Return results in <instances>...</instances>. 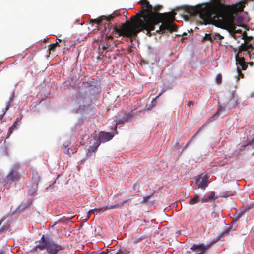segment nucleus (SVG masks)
I'll use <instances>...</instances> for the list:
<instances>
[{"mask_svg": "<svg viewBox=\"0 0 254 254\" xmlns=\"http://www.w3.org/2000/svg\"><path fill=\"white\" fill-rule=\"evenodd\" d=\"M186 34L185 33H183V35H186Z\"/></svg>", "mask_w": 254, "mask_h": 254, "instance_id": "obj_50", "label": "nucleus"}, {"mask_svg": "<svg viewBox=\"0 0 254 254\" xmlns=\"http://www.w3.org/2000/svg\"><path fill=\"white\" fill-rule=\"evenodd\" d=\"M32 204V202L30 200H29L27 202V203L25 204L24 207H27L29 206Z\"/></svg>", "mask_w": 254, "mask_h": 254, "instance_id": "obj_35", "label": "nucleus"}, {"mask_svg": "<svg viewBox=\"0 0 254 254\" xmlns=\"http://www.w3.org/2000/svg\"><path fill=\"white\" fill-rule=\"evenodd\" d=\"M175 14L176 13L173 12L168 13L167 17H165L164 20V22L158 27V28L156 30V32L164 33L166 31L172 32L175 31L176 29V25L173 22L168 20L169 19L173 21L174 19Z\"/></svg>", "mask_w": 254, "mask_h": 254, "instance_id": "obj_5", "label": "nucleus"}, {"mask_svg": "<svg viewBox=\"0 0 254 254\" xmlns=\"http://www.w3.org/2000/svg\"><path fill=\"white\" fill-rule=\"evenodd\" d=\"M150 195H147V196H145V197H144L143 200H142V202H143V203L147 202L148 199L150 198Z\"/></svg>", "mask_w": 254, "mask_h": 254, "instance_id": "obj_33", "label": "nucleus"}, {"mask_svg": "<svg viewBox=\"0 0 254 254\" xmlns=\"http://www.w3.org/2000/svg\"><path fill=\"white\" fill-rule=\"evenodd\" d=\"M2 132V131L1 130V129H0V134Z\"/></svg>", "mask_w": 254, "mask_h": 254, "instance_id": "obj_48", "label": "nucleus"}, {"mask_svg": "<svg viewBox=\"0 0 254 254\" xmlns=\"http://www.w3.org/2000/svg\"><path fill=\"white\" fill-rule=\"evenodd\" d=\"M200 201L199 196L198 194H196L193 198L190 199L189 202V204L190 205H193L199 202Z\"/></svg>", "mask_w": 254, "mask_h": 254, "instance_id": "obj_17", "label": "nucleus"}, {"mask_svg": "<svg viewBox=\"0 0 254 254\" xmlns=\"http://www.w3.org/2000/svg\"><path fill=\"white\" fill-rule=\"evenodd\" d=\"M5 252L3 249H1L0 250V254H5Z\"/></svg>", "mask_w": 254, "mask_h": 254, "instance_id": "obj_38", "label": "nucleus"}, {"mask_svg": "<svg viewBox=\"0 0 254 254\" xmlns=\"http://www.w3.org/2000/svg\"><path fill=\"white\" fill-rule=\"evenodd\" d=\"M233 195V192L232 191H227V192H222L220 196L221 197H227L232 196Z\"/></svg>", "mask_w": 254, "mask_h": 254, "instance_id": "obj_23", "label": "nucleus"}, {"mask_svg": "<svg viewBox=\"0 0 254 254\" xmlns=\"http://www.w3.org/2000/svg\"><path fill=\"white\" fill-rule=\"evenodd\" d=\"M211 247L210 244L204 245L203 243L199 244H194L190 247V250L193 252H197V250H199L200 252L197 254H203L206 250Z\"/></svg>", "mask_w": 254, "mask_h": 254, "instance_id": "obj_8", "label": "nucleus"}, {"mask_svg": "<svg viewBox=\"0 0 254 254\" xmlns=\"http://www.w3.org/2000/svg\"><path fill=\"white\" fill-rule=\"evenodd\" d=\"M90 254V253H88V254Z\"/></svg>", "mask_w": 254, "mask_h": 254, "instance_id": "obj_52", "label": "nucleus"}, {"mask_svg": "<svg viewBox=\"0 0 254 254\" xmlns=\"http://www.w3.org/2000/svg\"><path fill=\"white\" fill-rule=\"evenodd\" d=\"M107 253L105 252H101L100 253H97V252L94 251L90 253V254H107Z\"/></svg>", "mask_w": 254, "mask_h": 254, "instance_id": "obj_34", "label": "nucleus"}, {"mask_svg": "<svg viewBox=\"0 0 254 254\" xmlns=\"http://www.w3.org/2000/svg\"><path fill=\"white\" fill-rule=\"evenodd\" d=\"M5 143H6V141L5 140L4 142V143L5 144Z\"/></svg>", "mask_w": 254, "mask_h": 254, "instance_id": "obj_51", "label": "nucleus"}, {"mask_svg": "<svg viewBox=\"0 0 254 254\" xmlns=\"http://www.w3.org/2000/svg\"><path fill=\"white\" fill-rule=\"evenodd\" d=\"M113 135L110 133L101 132L99 134V139L101 142H105L110 141L112 139Z\"/></svg>", "mask_w": 254, "mask_h": 254, "instance_id": "obj_9", "label": "nucleus"}, {"mask_svg": "<svg viewBox=\"0 0 254 254\" xmlns=\"http://www.w3.org/2000/svg\"><path fill=\"white\" fill-rule=\"evenodd\" d=\"M208 177L206 175H199L195 177L196 183L198 188L204 190L208 186Z\"/></svg>", "mask_w": 254, "mask_h": 254, "instance_id": "obj_7", "label": "nucleus"}, {"mask_svg": "<svg viewBox=\"0 0 254 254\" xmlns=\"http://www.w3.org/2000/svg\"><path fill=\"white\" fill-rule=\"evenodd\" d=\"M113 18V16L112 15H110L108 16H101L99 18L95 19H91V23H96L98 24H100L103 20H105L106 21H110L111 19Z\"/></svg>", "mask_w": 254, "mask_h": 254, "instance_id": "obj_14", "label": "nucleus"}, {"mask_svg": "<svg viewBox=\"0 0 254 254\" xmlns=\"http://www.w3.org/2000/svg\"><path fill=\"white\" fill-rule=\"evenodd\" d=\"M22 119V117L20 116V117H19L17 118L16 121L15 122H16V123H17L19 121L21 120Z\"/></svg>", "mask_w": 254, "mask_h": 254, "instance_id": "obj_40", "label": "nucleus"}, {"mask_svg": "<svg viewBox=\"0 0 254 254\" xmlns=\"http://www.w3.org/2000/svg\"><path fill=\"white\" fill-rule=\"evenodd\" d=\"M13 131V129H12L11 128H10V127L9 128V129L7 132V135L6 139H7L9 137L10 135L12 133Z\"/></svg>", "mask_w": 254, "mask_h": 254, "instance_id": "obj_30", "label": "nucleus"}, {"mask_svg": "<svg viewBox=\"0 0 254 254\" xmlns=\"http://www.w3.org/2000/svg\"><path fill=\"white\" fill-rule=\"evenodd\" d=\"M132 111L128 113H127V112L123 111L121 113L123 115H124L125 117H122L121 118L119 119L118 120H117L116 124H122L124 123L125 121L129 120L132 117Z\"/></svg>", "mask_w": 254, "mask_h": 254, "instance_id": "obj_10", "label": "nucleus"}, {"mask_svg": "<svg viewBox=\"0 0 254 254\" xmlns=\"http://www.w3.org/2000/svg\"><path fill=\"white\" fill-rule=\"evenodd\" d=\"M99 210H100V209H97L95 208V209H91L89 211H88V215H87L88 218H89V216L91 215V214L92 213H94L95 211H98Z\"/></svg>", "mask_w": 254, "mask_h": 254, "instance_id": "obj_28", "label": "nucleus"}, {"mask_svg": "<svg viewBox=\"0 0 254 254\" xmlns=\"http://www.w3.org/2000/svg\"><path fill=\"white\" fill-rule=\"evenodd\" d=\"M223 37L220 35L218 33H214L212 35V42L214 40L216 41L217 42L220 41L221 39H223Z\"/></svg>", "mask_w": 254, "mask_h": 254, "instance_id": "obj_19", "label": "nucleus"}, {"mask_svg": "<svg viewBox=\"0 0 254 254\" xmlns=\"http://www.w3.org/2000/svg\"><path fill=\"white\" fill-rule=\"evenodd\" d=\"M216 82L218 84L221 83L222 81V75L220 74H218L217 75L215 78Z\"/></svg>", "mask_w": 254, "mask_h": 254, "instance_id": "obj_25", "label": "nucleus"}, {"mask_svg": "<svg viewBox=\"0 0 254 254\" xmlns=\"http://www.w3.org/2000/svg\"><path fill=\"white\" fill-rule=\"evenodd\" d=\"M74 104L77 112L84 111L89 104V100L87 97L86 94L78 93L76 96Z\"/></svg>", "mask_w": 254, "mask_h": 254, "instance_id": "obj_6", "label": "nucleus"}, {"mask_svg": "<svg viewBox=\"0 0 254 254\" xmlns=\"http://www.w3.org/2000/svg\"><path fill=\"white\" fill-rule=\"evenodd\" d=\"M14 96V92L13 91L11 93V95L10 97L9 98V101L6 103V107L4 110H3V113L0 115V119H1L4 116L7 110L9 109L11 105L12 102L13 100Z\"/></svg>", "mask_w": 254, "mask_h": 254, "instance_id": "obj_15", "label": "nucleus"}, {"mask_svg": "<svg viewBox=\"0 0 254 254\" xmlns=\"http://www.w3.org/2000/svg\"><path fill=\"white\" fill-rule=\"evenodd\" d=\"M48 240H52V239H51L49 238H45L44 235H43L42 237L41 238V239L39 240V242L40 243H43V244H40L39 245H45L46 243V241Z\"/></svg>", "mask_w": 254, "mask_h": 254, "instance_id": "obj_22", "label": "nucleus"}, {"mask_svg": "<svg viewBox=\"0 0 254 254\" xmlns=\"http://www.w3.org/2000/svg\"><path fill=\"white\" fill-rule=\"evenodd\" d=\"M54 184H51L47 188V189H48L49 188H53V186Z\"/></svg>", "mask_w": 254, "mask_h": 254, "instance_id": "obj_41", "label": "nucleus"}, {"mask_svg": "<svg viewBox=\"0 0 254 254\" xmlns=\"http://www.w3.org/2000/svg\"><path fill=\"white\" fill-rule=\"evenodd\" d=\"M226 107L227 105L226 104H224L223 105L219 104L217 112L212 116L209 118V120L212 121L214 117H218L222 112L226 110Z\"/></svg>", "mask_w": 254, "mask_h": 254, "instance_id": "obj_12", "label": "nucleus"}, {"mask_svg": "<svg viewBox=\"0 0 254 254\" xmlns=\"http://www.w3.org/2000/svg\"><path fill=\"white\" fill-rule=\"evenodd\" d=\"M128 199H125L122 201L117 202L118 203V205L121 207L122 206H123L125 204L127 203L128 202Z\"/></svg>", "mask_w": 254, "mask_h": 254, "instance_id": "obj_27", "label": "nucleus"}, {"mask_svg": "<svg viewBox=\"0 0 254 254\" xmlns=\"http://www.w3.org/2000/svg\"><path fill=\"white\" fill-rule=\"evenodd\" d=\"M73 217H74V216H71L67 217V219H68V220H70V219H71Z\"/></svg>", "mask_w": 254, "mask_h": 254, "instance_id": "obj_43", "label": "nucleus"}, {"mask_svg": "<svg viewBox=\"0 0 254 254\" xmlns=\"http://www.w3.org/2000/svg\"><path fill=\"white\" fill-rule=\"evenodd\" d=\"M251 50H253V45L251 44L245 42L239 46L238 53L235 56L238 75L241 78H243L244 75L240 70L246 69L247 64L245 62V58L247 56H249V52H251Z\"/></svg>", "mask_w": 254, "mask_h": 254, "instance_id": "obj_3", "label": "nucleus"}, {"mask_svg": "<svg viewBox=\"0 0 254 254\" xmlns=\"http://www.w3.org/2000/svg\"><path fill=\"white\" fill-rule=\"evenodd\" d=\"M16 122H15L10 128H11L13 130L18 129V127L16 125Z\"/></svg>", "mask_w": 254, "mask_h": 254, "instance_id": "obj_32", "label": "nucleus"}, {"mask_svg": "<svg viewBox=\"0 0 254 254\" xmlns=\"http://www.w3.org/2000/svg\"><path fill=\"white\" fill-rule=\"evenodd\" d=\"M57 44V43H56V44H54L52 45H51V47L50 50H52L53 49H54L56 46Z\"/></svg>", "mask_w": 254, "mask_h": 254, "instance_id": "obj_36", "label": "nucleus"}, {"mask_svg": "<svg viewBox=\"0 0 254 254\" xmlns=\"http://www.w3.org/2000/svg\"><path fill=\"white\" fill-rule=\"evenodd\" d=\"M38 185V181L34 182L33 187L31 188V189H30L29 190V193L33 194L37 191V188Z\"/></svg>", "mask_w": 254, "mask_h": 254, "instance_id": "obj_21", "label": "nucleus"}, {"mask_svg": "<svg viewBox=\"0 0 254 254\" xmlns=\"http://www.w3.org/2000/svg\"><path fill=\"white\" fill-rule=\"evenodd\" d=\"M244 6L242 3H236L234 5H233V10L235 12L237 11H242L243 10Z\"/></svg>", "mask_w": 254, "mask_h": 254, "instance_id": "obj_16", "label": "nucleus"}, {"mask_svg": "<svg viewBox=\"0 0 254 254\" xmlns=\"http://www.w3.org/2000/svg\"><path fill=\"white\" fill-rule=\"evenodd\" d=\"M192 14L198 15L201 24H212L222 29H226L231 23V16L223 9L210 3L196 5Z\"/></svg>", "mask_w": 254, "mask_h": 254, "instance_id": "obj_2", "label": "nucleus"}, {"mask_svg": "<svg viewBox=\"0 0 254 254\" xmlns=\"http://www.w3.org/2000/svg\"><path fill=\"white\" fill-rule=\"evenodd\" d=\"M252 138L251 140H248L247 145H249L254 147V134L252 135Z\"/></svg>", "mask_w": 254, "mask_h": 254, "instance_id": "obj_24", "label": "nucleus"}, {"mask_svg": "<svg viewBox=\"0 0 254 254\" xmlns=\"http://www.w3.org/2000/svg\"><path fill=\"white\" fill-rule=\"evenodd\" d=\"M249 57L251 60L254 59V49L253 48V50H251V52H249Z\"/></svg>", "mask_w": 254, "mask_h": 254, "instance_id": "obj_26", "label": "nucleus"}, {"mask_svg": "<svg viewBox=\"0 0 254 254\" xmlns=\"http://www.w3.org/2000/svg\"><path fill=\"white\" fill-rule=\"evenodd\" d=\"M242 216V214H240V213H239L238 214H237L235 216V218L233 220V222H236L237 221H238Z\"/></svg>", "mask_w": 254, "mask_h": 254, "instance_id": "obj_29", "label": "nucleus"}, {"mask_svg": "<svg viewBox=\"0 0 254 254\" xmlns=\"http://www.w3.org/2000/svg\"><path fill=\"white\" fill-rule=\"evenodd\" d=\"M114 206H115V209L120 208V207L118 205V203H117L116 204H115L114 205Z\"/></svg>", "mask_w": 254, "mask_h": 254, "instance_id": "obj_39", "label": "nucleus"}, {"mask_svg": "<svg viewBox=\"0 0 254 254\" xmlns=\"http://www.w3.org/2000/svg\"><path fill=\"white\" fill-rule=\"evenodd\" d=\"M17 167L14 165L13 168L10 170L9 174L7 175V179L8 180L15 181L16 180L18 176L16 173Z\"/></svg>", "mask_w": 254, "mask_h": 254, "instance_id": "obj_13", "label": "nucleus"}, {"mask_svg": "<svg viewBox=\"0 0 254 254\" xmlns=\"http://www.w3.org/2000/svg\"><path fill=\"white\" fill-rule=\"evenodd\" d=\"M100 141L99 142L97 140H94L93 144L90 146V149L93 151L94 152L98 147V146L100 145Z\"/></svg>", "mask_w": 254, "mask_h": 254, "instance_id": "obj_18", "label": "nucleus"}, {"mask_svg": "<svg viewBox=\"0 0 254 254\" xmlns=\"http://www.w3.org/2000/svg\"><path fill=\"white\" fill-rule=\"evenodd\" d=\"M138 3L141 5V18L136 19L131 24L125 25L121 29L115 27L117 36L135 37L143 30H146L147 35L150 36V32L155 30V26L157 23L155 22L154 16L156 10L147 0H140Z\"/></svg>", "mask_w": 254, "mask_h": 254, "instance_id": "obj_1", "label": "nucleus"}, {"mask_svg": "<svg viewBox=\"0 0 254 254\" xmlns=\"http://www.w3.org/2000/svg\"><path fill=\"white\" fill-rule=\"evenodd\" d=\"M141 239V238H139L138 240H137L136 241V242H139L140 241V240Z\"/></svg>", "mask_w": 254, "mask_h": 254, "instance_id": "obj_46", "label": "nucleus"}, {"mask_svg": "<svg viewBox=\"0 0 254 254\" xmlns=\"http://www.w3.org/2000/svg\"><path fill=\"white\" fill-rule=\"evenodd\" d=\"M116 128H117V125H116V126H115V129H116Z\"/></svg>", "mask_w": 254, "mask_h": 254, "instance_id": "obj_49", "label": "nucleus"}, {"mask_svg": "<svg viewBox=\"0 0 254 254\" xmlns=\"http://www.w3.org/2000/svg\"><path fill=\"white\" fill-rule=\"evenodd\" d=\"M249 64H250L251 65H253V63L252 62H251V63H249Z\"/></svg>", "mask_w": 254, "mask_h": 254, "instance_id": "obj_45", "label": "nucleus"}, {"mask_svg": "<svg viewBox=\"0 0 254 254\" xmlns=\"http://www.w3.org/2000/svg\"><path fill=\"white\" fill-rule=\"evenodd\" d=\"M193 105V102L192 101H189L188 103V105L190 107L192 106Z\"/></svg>", "mask_w": 254, "mask_h": 254, "instance_id": "obj_37", "label": "nucleus"}, {"mask_svg": "<svg viewBox=\"0 0 254 254\" xmlns=\"http://www.w3.org/2000/svg\"><path fill=\"white\" fill-rule=\"evenodd\" d=\"M155 101V99L153 100L152 101V103H152V104H153V102H154V101Z\"/></svg>", "mask_w": 254, "mask_h": 254, "instance_id": "obj_47", "label": "nucleus"}, {"mask_svg": "<svg viewBox=\"0 0 254 254\" xmlns=\"http://www.w3.org/2000/svg\"><path fill=\"white\" fill-rule=\"evenodd\" d=\"M229 229H227V230H225V232H226V233H229Z\"/></svg>", "mask_w": 254, "mask_h": 254, "instance_id": "obj_44", "label": "nucleus"}, {"mask_svg": "<svg viewBox=\"0 0 254 254\" xmlns=\"http://www.w3.org/2000/svg\"><path fill=\"white\" fill-rule=\"evenodd\" d=\"M212 34L205 33L204 36L202 38V41H209L212 42Z\"/></svg>", "mask_w": 254, "mask_h": 254, "instance_id": "obj_20", "label": "nucleus"}, {"mask_svg": "<svg viewBox=\"0 0 254 254\" xmlns=\"http://www.w3.org/2000/svg\"><path fill=\"white\" fill-rule=\"evenodd\" d=\"M115 209L114 205H107L105 207V209L106 210H111V209Z\"/></svg>", "mask_w": 254, "mask_h": 254, "instance_id": "obj_31", "label": "nucleus"}, {"mask_svg": "<svg viewBox=\"0 0 254 254\" xmlns=\"http://www.w3.org/2000/svg\"><path fill=\"white\" fill-rule=\"evenodd\" d=\"M38 248L40 250H43L46 249L48 254H58L63 249L62 245L58 244L53 240H48L45 245H38L33 248V251L36 250Z\"/></svg>", "mask_w": 254, "mask_h": 254, "instance_id": "obj_4", "label": "nucleus"}, {"mask_svg": "<svg viewBox=\"0 0 254 254\" xmlns=\"http://www.w3.org/2000/svg\"><path fill=\"white\" fill-rule=\"evenodd\" d=\"M123 252L119 250L117 253H116L115 254H122Z\"/></svg>", "mask_w": 254, "mask_h": 254, "instance_id": "obj_42", "label": "nucleus"}, {"mask_svg": "<svg viewBox=\"0 0 254 254\" xmlns=\"http://www.w3.org/2000/svg\"><path fill=\"white\" fill-rule=\"evenodd\" d=\"M218 196H215V193L214 191L210 193V195L208 196H204L201 199L202 203L211 202L215 200Z\"/></svg>", "mask_w": 254, "mask_h": 254, "instance_id": "obj_11", "label": "nucleus"}]
</instances>
